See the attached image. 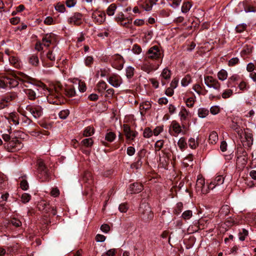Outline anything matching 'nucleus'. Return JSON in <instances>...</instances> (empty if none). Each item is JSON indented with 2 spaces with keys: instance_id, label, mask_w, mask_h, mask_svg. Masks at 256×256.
Masks as SVG:
<instances>
[{
  "instance_id": "obj_1",
  "label": "nucleus",
  "mask_w": 256,
  "mask_h": 256,
  "mask_svg": "<svg viewBox=\"0 0 256 256\" xmlns=\"http://www.w3.org/2000/svg\"><path fill=\"white\" fill-rule=\"evenodd\" d=\"M204 82L208 88H212L215 91L214 93L209 94V100H220L222 84L219 80L211 76H204Z\"/></svg>"
},
{
  "instance_id": "obj_2",
  "label": "nucleus",
  "mask_w": 256,
  "mask_h": 256,
  "mask_svg": "<svg viewBox=\"0 0 256 256\" xmlns=\"http://www.w3.org/2000/svg\"><path fill=\"white\" fill-rule=\"evenodd\" d=\"M146 58L157 62V68L162 63L164 54L158 46L150 48L146 52Z\"/></svg>"
},
{
  "instance_id": "obj_3",
  "label": "nucleus",
  "mask_w": 256,
  "mask_h": 256,
  "mask_svg": "<svg viewBox=\"0 0 256 256\" xmlns=\"http://www.w3.org/2000/svg\"><path fill=\"white\" fill-rule=\"evenodd\" d=\"M11 73L14 78L6 77L7 88H12L16 86L18 84V80L26 82L30 79V76L23 73H18V75H16L14 72H11Z\"/></svg>"
},
{
  "instance_id": "obj_4",
  "label": "nucleus",
  "mask_w": 256,
  "mask_h": 256,
  "mask_svg": "<svg viewBox=\"0 0 256 256\" xmlns=\"http://www.w3.org/2000/svg\"><path fill=\"white\" fill-rule=\"evenodd\" d=\"M26 110L29 112L34 118H39L43 114V108L42 106L36 104H31L26 106Z\"/></svg>"
},
{
  "instance_id": "obj_5",
  "label": "nucleus",
  "mask_w": 256,
  "mask_h": 256,
  "mask_svg": "<svg viewBox=\"0 0 256 256\" xmlns=\"http://www.w3.org/2000/svg\"><path fill=\"white\" fill-rule=\"evenodd\" d=\"M54 38V34H47L44 35L41 42H37L35 46V48L38 51H41L43 50V46L48 47L50 46Z\"/></svg>"
},
{
  "instance_id": "obj_6",
  "label": "nucleus",
  "mask_w": 256,
  "mask_h": 256,
  "mask_svg": "<svg viewBox=\"0 0 256 256\" xmlns=\"http://www.w3.org/2000/svg\"><path fill=\"white\" fill-rule=\"evenodd\" d=\"M140 217L146 222L152 220L154 218V214L151 208L147 204H142L140 207Z\"/></svg>"
},
{
  "instance_id": "obj_7",
  "label": "nucleus",
  "mask_w": 256,
  "mask_h": 256,
  "mask_svg": "<svg viewBox=\"0 0 256 256\" xmlns=\"http://www.w3.org/2000/svg\"><path fill=\"white\" fill-rule=\"evenodd\" d=\"M210 190V188H209V184L206 186L204 179L198 176L196 184V192L200 194H206L209 192Z\"/></svg>"
},
{
  "instance_id": "obj_8",
  "label": "nucleus",
  "mask_w": 256,
  "mask_h": 256,
  "mask_svg": "<svg viewBox=\"0 0 256 256\" xmlns=\"http://www.w3.org/2000/svg\"><path fill=\"white\" fill-rule=\"evenodd\" d=\"M17 98V95L14 92L7 94L2 97L0 100V108H4L8 106L11 102L14 101Z\"/></svg>"
},
{
  "instance_id": "obj_9",
  "label": "nucleus",
  "mask_w": 256,
  "mask_h": 256,
  "mask_svg": "<svg viewBox=\"0 0 256 256\" xmlns=\"http://www.w3.org/2000/svg\"><path fill=\"white\" fill-rule=\"evenodd\" d=\"M22 144L18 139H13L4 144L5 148L8 152H14L22 148Z\"/></svg>"
},
{
  "instance_id": "obj_10",
  "label": "nucleus",
  "mask_w": 256,
  "mask_h": 256,
  "mask_svg": "<svg viewBox=\"0 0 256 256\" xmlns=\"http://www.w3.org/2000/svg\"><path fill=\"white\" fill-rule=\"evenodd\" d=\"M248 162V155L244 149H242V154H240L238 153L237 158L236 161V167L242 170L246 165Z\"/></svg>"
},
{
  "instance_id": "obj_11",
  "label": "nucleus",
  "mask_w": 256,
  "mask_h": 256,
  "mask_svg": "<svg viewBox=\"0 0 256 256\" xmlns=\"http://www.w3.org/2000/svg\"><path fill=\"white\" fill-rule=\"evenodd\" d=\"M112 67L116 70H120L123 68L124 64V60L123 58L117 54L112 56L110 59Z\"/></svg>"
},
{
  "instance_id": "obj_12",
  "label": "nucleus",
  "mask_w": 256,
  "mask_h": 256,
  "mask_svg": "<svg viewBox=\"0 0 256 256\" xmlns=\"http://www.w3.org/2000/svg\"><path fill=\"white\" fill-rule=\"evenodd\" d=\"M182 126L176 120L172 122L170 126L169 132L171 135L176 136L182 132Z\"/></svg>"
},
{
  "instance_id": "obj_13",
  "label": "nucleus",
  "mask_w": 256,
  "mask_h": 256,
  "mask_svg": "<svg viewBox=\"0 0 256 256\" xmlns=\"http://www.w3.org/2000/svg\"><path fill=\"white\" fill-rule=\"evenodd\" d=\"M69 24L80 26L82 23V14L80 12H75L68 20Z\"/></svg>"
},
{
  "instance_id": "obj_14",
  "label": "nucleus",
  "mask_w": 256,
  "mask_h": 256,
  "mask_svg": "<svg viewBox=\"0 0 256 256\" xmlns=\"http://www.w3.org/2000/svg\"><path fill=\"white\" fill-rule=\"evenodd\" d=\"M242 142L243 146L245 148H250L253 144V136L252 134L249 132H245L244 138L242 137Z\"/></svg>"
},
{
  "instance_id": "obj_15",
  "label": "nucleus",
  "mask_w": 256,
  "mask_h": 256,
  "mask_svg": "<svg viewBox=\"0 0 256 256\" xmlns=\"http://www.w3.org/2000/svg\"><path fill=\"white\" fill-rule=\"evenodd\" d=\"M124 132L126 139L134 140V138L138 136V132L136 131L132 130L130 126L126 124L123 125Z\"/></svg>"
},
{
  "instance_id": "obj_16",
  "label": "nucleus",
  "mask_w": 256,
  "mask_h": 256,
  "mask_svg": "<svg viewBox=\"0 0 256 256\" xmlns=\"http://www.w3.org/2000/svg\"><path fill=\"white\" fill-rule=\"evenodd\" d=\"M37 164L38 166V171L40 174L44 176V180L47 179L48 176V170L46 166L44 161L41 160H38L37 162Z\"/></svg>"
},
{
  "instance_id": "obj_17",
  "label": "nucleus",
  "mask_w": 256,
  "mask_h": 256,
  "mask_svg": "<svg viewBox=\"0 0 256 256\" xmlns=\"http://www.w3.org/2000/svg\"><path fill=\"white\" fill-rule=\"evenodd\" d=\"M108 82L114 88L119 87L122 83L121 78L117 74H113L108 78Z\"/></svg>"
},
{
  "instance_id": "obj_18",
  "label": "nucleus",
  "mask_w": 256,
  "mask_h": 256,
  "mask_svg": "<svg viewBox=\"0 0 256 256\" xmlns=\"http://www.w3.org/2000/svg\"><path fill=\"white\" fill-rule=\"evenodd\" d=\"M92 18L94 22L98 24H101L106 20V14L103 12L96 10L93 12Z\"/></svg>"
},
{
  "instance_id": "obj_19",
  "label": "nucleus",
  "mask_w": 256,
  "mask_h": 256,
  "mask_svg": "<svg viewBox=\"0 0 256 256\" xmlns=\"http://www.w3.org/2000/svg\"><path fill=\"white\" fill-rule=\"evenodd\" d=\"M224 178L222 175H218L214 178L209 184V188L214 189L216 186L224 184Z\"/></svg>"
},
{
  "instance_id": "obj_20",
  "label": "nucleus",
  "mask_w": 256,
  "mask_h": 256,
  "mask_svg": "<svg viewBox=\"0 0 256 256\" xmlns=\"http://www.w3.org/2000/svg\"><path fill=\"white\" fill-rule=\"evenodd\" d=\"M38 88L34 86L32 88H25L24 92L28 98L31 100H34L37 98V92H38Z\"/></svg>"
},
{
  "instance_id": "obj_21",
  "label": "nucleus",
  "mask_w": 256,
  "mask_h": 256,
  "mask_svg": "<svg viewBox=\"0 0 256 256\" xmlns=\"http://www.w3.org/2000/svg\"><path fill=\"white\" fill-rule=\"evenodd\" d=\"M58 48L54 47L52 50L48 52L46 54V58L52 62H54L56 58H60V54H58Z\"/></svg>"
},
{
  "instance_id": "obj_22",
  "label": "nucleus",
  "mask_w": 256,
  "mask_h": 256,
  "mask_svg": "<svg viewBox=\"0 0 256 256\" xmlns=\"http://www.w3.org/2000/svg\"><path fill=\"white\" fill-rule=\"evenodd\" d=\"M143 189V186L140 183H134L130 186L128 190V192L130 194H136L140 192Z\"/></svg>"
},
{
  "instance_id": "obj_23",
  "label": "nucleus",
  "mask_w": 256,
  "mask_h": 256,
  "mask_svg": "<svg viewBox=\"0 0 256 256\" xmlns=\"http://www.w3.org/2000/svg\"><path fill=\"white\" fill-rule=\"evenodd\" d=\"M190 114V112L189 110H187L184 107L182 108L178 114V116L182 123H184V122L186 120ZM182 126L183 128H185V126L184 124H182Z\"/></svg>"
},
{
  "instance_id": "obj_24",
  "label": "nucleus",
  "mask_w": 256,
  "mask_h": 256,
  "mask_svg": "<svg viewBox=\"0 0 256 256\" xmlns=\"http://www.w3.org/2000/svg\"><path fill=\"white\" fill-rule=\"evenodd\" d=\"M158 68L157 64L154 66L146 61L141 66V69L148 74Z\"/></svg>"
},
{
  "instance_id": "obj_25",
  "label": "nucleus",
  "mask_w": 256,
  "mask_h": 256,
  "mask_svg": "<svg viewBox=\"0 0 256 256\" xmlns=\"http://www.w3.org/2000/svg\"><path fill=\"white\" fill-rule=\"evenodd\" d=\"M28 62L30 64L33 66H38L40 64V60L38 55L33 54L28 58Z\"/></svg>"
},
{
  "instance_id": "obj_26",
  "label": "nucleus",
  "mask_w": 256,
  "mask_h": 256,
  "mask_svg": "<svg viewBox=\"0 0 256 256\" xmlns=\"http://www.w3.org/2000/svg\"><path fill=\"white\" fill-rule=\"evenodd\" d=\"M150 108L151 104L148 101H146L140 104L139 108L140 114L144 116L146 111L149 110Z\"/></svg>"
},
{
  "instance_id": "obj_27",
  "label": "nucleus",
  "mask_w": 256,
  "mask_h": 256,
  "mask_svg": "<svg viewBox=\"0 0 256 256\" xmlns=\"http://www.w3.org/2000/svg\"><path fill=\"white\" fill-rule=\"evenodd\" d=\"M194 160V156L192 154H188L182 161L184 165L187 167L192 165V161Z\"/></svg>"
},
{
  "instance_id": "obj_28",
  "label": "nucleus",
  "mask_w": 256,
  "mask_h": 256,
  "mask_svg": "<svg viewBox=\"0 0 256 256\" xmlns=\"http://www.w3.org/2000/svg\"><path fill=\"white\" fill-rule=\"evenodd\" d=\"M228 76V72L224 69L220 70L217 74L218 80L222 82L226 80Z\"/></svg>"
},
{
  "instance_id": "obj_29",
  "label": "nucleus",
  "mask_w": 256,
  "mask_h": 256,
  "mask_svg": "<svg viewBox=\"0 0 256 256\" xmlns=\"http://www.w3.org/2000/svg\"><path fill=\"white\" fill-rule=\"evenodd\" d=\"M209 142L212 144H216L218 140V134L216 132H212L209 136Z\"/></svg>"
},
{
  "instance_id": "obj_30",
  "label": "nucleus",
  "mask_w": 256,
  "mask_h": 256,
  "mask_svg": "<svg viewBox=\"0 0 256 256\" xmlns=\"http://www.w3.org/2000/svg\"><path fill=\"white\" fill-rule=\"evenodd\" d=\"M178 145L181 150H184L187 147L186 139L184 137L180 138L178 140Z\"/></svg>"
},
{
  "instance_id": "obj_31",
  "label": "nucleus",
  "mask_w": 256,
  "mask_h": 256,
  "mask_svg": "<svg viewBox=\"0 0 256 256\" xmlns=\"http://www.w3.org/2000/svg\"><path fill=\"white\" fill-rule=\"evenodd\" d=\"M233 90L231 89H226L222 92L220 93V98L226 99L232 96Z\"/></svg>"
},
{
  "instance_id": "obj_32",
  "label": "nucleus",
  "mask_w": 256,
  "mask_h": 256,
  "mask_svg": "<svg viewBox=\"0 0 256 256\" xmlns=\"http://www.w3.org/2000/svg\"><path fill=\"white\" fill-rule=\"evenodd\" d=\"M114 20L118 23L122 22V21L128 20V18L126 17L122 12L118 13L114 18Z\"/></svg>"
},
{
  "instance_id": "obj_33",
  "label": "nucleus",
  "mask_w": 256,
  "mask_h": 256,
  "mask_svg": "<svg viewBox=\"0 0 256 256\" xmlns=\"http://www.w3.org/2000/svg\"><path fill=\"white\" fill-rule=\"evenodd\" d=\"M107 84L103 80L99 82L96 84V88L98 92H103L106 88Z\"/></svg>"
},
{
  "instance_id": "obj_34",
  "label": "nucleus",
  "mask_w": 256,
  "mask_h": 256,
  "mask_svg": "<svg viewBox=\"0 0 256 256\" xmlns=\"http://www.w3.org/2000/svg\"><path fill=\"white\" fill-rule=\"evenodd\" d=\"M10 63L15 68H18L20 66V64L18 58L16 56H12L9 58Z\"/></svg>"
},
{
  "instance_id": "obj_35",
  "label": "nucleus",
  "mask_w": 256,
  "mask_h": 256,
  "mask_svg": "<svg viewBox=\"0 0 256 256\" xmlns=\"http://www.w3.org/2000/svg\"><path fill=\"white\" fill-rule=\"evenodd\" d=\"M117 7L115 4H112L106 9V14L109 16H114Z\"/></svg>"
},
{
  "instance_id": "obj_36",
  "label": "nucleus",
  "mask_w": 256,
  "mask_h": 256,
  "mask_svg": "<svg viewBox=\"0 0 256 256\" xmlns=\"http://www.w3.org/2000/svg\"><path fill=\"white\" fill-rule=\"evenodd\" d=\"M209 114V110L205 108H200L198 110V116L200 118H206Z\"/></svg>"
},
{
  "instance_id": "obj_37",
  "label": "nucleus",
  "mask_w": 256,
  "mask_h": 256,
  "mask_svg": "<svg viewBox=\"0 0 256 256\" xmlns=\"http://www.w3.org/2000/svg\"><path fill=\"white\" fill-rule=\"evenodd\" d=\"M248 231L244 228H242L238 233L239 240L241 241H244L246 238L248 236Z\"/></svg>"
},
{
  "instance_id": "obj_38",
  "label": "nucleus",
  "mask_w": 256,
  "mask_h": 256,
  "mask_svg": "<svg viewBox=\"0 0 256 256\" xmlns=\"http://www.w3.org/2000/svg\"><path fill=\"white\" fill-rule=\"evenodd\" d=\"M192 81L191 76L189 74H187L182 79L181 84L183 86H186L192 82Z\"/></svg>"
},
{
  "instance_id": "obj_39",
  "label": "nucleus",
  "mask_w": 256,
  "mask_h": 256,
  "mask_svg": "<svg viewBox=\"0 0 256 256\" xmlns=\"http://www.w3.org/2000/svg\"><path fill=\"white\" fill-rule=\"evenodd\" d=\"M64 94L69 97H72L76 95V91L74 88L68 87L64 90Z\"/></svg>"
},
{
  "instance_id": "obj_40",
  "label": "nucleus",
  "mask_w": 256,
  "mask_h": 256,
  "mask_svg": "<svg viewBox=\"0 0 256 256\" xmlns=\"http://www.w3.org/2000/svg\"><path fill=\"white\" fill-rule=\"evenodd\" d=\"M160 76L165 80H168L170 78L171 76V72L170 70H169L167 68H165L163 70Z\"/></svg>"
},
{
  "instance_id": "obj_41",
  "label": "nucleus",
  "mask_w": 256,
  "mask_h": 256,
  "mask_svg": "<svg viewBox=\"0 0 256 256\" xmlns=\"http://www.w3.org/2000/svg\"><path fill=\"white\" fill-rule=\"evenodd\" d=\"M192 6V4L188 2H184L182 6V12L183 13H187Z\"/></svg>"
},
{
  "instance_id": "obj_42",
  "label": "nucleus",
  "mask_w": 256,
  "mask_h": 256,
  "mask_svg": "<svg viewBox=\"0 0 256 256\" xmlns=\"http://www.w3.org/2000/svg\"><path fill=\"white\" fill-rule=\"evenodd\" d=\"M94 129L93 127L88 126L84 131V136H90L94 134Z\"/></svg>"
},
{
  "instance_id": "obj_43",
  "label": "nucleus",
  "mask_w": 256,
  "mask_h": 256,
  "mask_svg": "<svg viewBox=\"0 0 256 256\" xmlns=\"http://www.w3.org/2000/svg\"><path fill=\"white\" fill-rule=\"evenodd\" d=\"M116 137V134L112 132H109L106 133L105 136V139L109 142H113Z\"/></svg>"
},
{
  "instance_id": "obj_44",
  "label": "nucleus",
  "mask_w": 256,
  "mask_h": 256,
  "mask_svg": "<svg viewBox=\"0 0 256 256\" xmlns=\"http://www.w3.org/2000/svg\"><path fill=\"white\" fill-rule=\"evenodd\" d=\"M82 144L86 147H91L94 144V141L92 138H87L84 139L82 142Z\"/></svg>"
},
{
  "instance_id": "obj_45",
  "label": "nucleus",
  "mask_w": 256,
  "mask_h": 256,
  "mask_svg": "<svg viewBox=\"0 0 256 256\" xmlns=\"http://www.w3.org/2000/svg\"><path fill=\"white\" fill-rule=\"evenodd\" d=\"M26 178V176H22V180H21L20 183V188L24 190H27L29 187L28 182L27 180L25 179Z\"/></svg>"
},
{
  "instance_id": "obj_46",
  "label": "nucleus",
  "mask_w": 256,
  "mask_h": 256,
  "mask_svg": "<svg viewBox=\"0 0 256 256\" xmlns=\"http://www.w3.org/2000/svg\"><path fill=\"white\" fill-rule=\"evenodd\" d=\"M134 68L129 66L126 68V76L128 78H131L134 74Z\"/></svg>"
},
{
  "instance_id": "obj_47",
  "label": "nucleus",
  "mask_w": 256,
  "mask_h": 256,
  "mask_svg": "<svg viewBox=\"0 0 256 256\" xmlns=\"http://www.w3.org/2000/svg\"><path fill=\"white\" fill-rule=\"evenodd\" d=\"M189 146L192 149H195L198 145V143L194 138H190L188 141Z\"/></svg>"
},
{
  "instance_id": "obj_48",
  "label": "nucleus",
  "mask_w": 256,
  "mask_h": 256,
  "mask_svg": "<svg viewBox=\"0 0 256 256\" xmlns=\"http://www.w3.org/2000/svg\"><path fill=\"white\" fill-rule=\"evenodd\" d=\"M153 135V132L152 130L148 128H146L143 132V136L145 138H150Z\"/></svg>"
},
{
  "instance_id": "obj_49",
  "label": "nucleus",
  "mask_w": 256,
  "mask_h": 256,
  "mask_svg": "<svg viewBox=\"0 0 256 256\" xmlns=\"http://www.w3.org/2000/svg\"><path fill=\"white\" fill-rule=\"evenodd\" d=\"M192 216V212L190 210L184 211L182 214V218L184 220H190Z\"/></svg>"
},
{
  "instance_id": "obj_50",
  "label": "nucleus",
  "mask_w": 256,
  "mask_h": 256,
  "mask_svg": "<svg viewBox=\"0 0 256 256\" xmlns=\"http://www.w3.org/2000/svg\"><path fill=\"white\" fill-rule=\"evenodd\" d=\"M70 114V111L68 110H63L58 113V116L60 118L65 120Z\"/></svg>"
},
{
  "instance_id": "obj_51",
  "label": "nucleus",
  "mask_w": 256,
  "mask_h": 256,
  "mask_svg": "<svg viewBox=\"0 0 256 256\" xmlns=\"http://www.w3.org/2000/svg\"><path fill=\"white\" fill-rule=\"evenodd\" d=\"M31 199V196L28 193H24L22 195L21 201L24 204L28 202Z\"/></svg>"
},
{
  "instance_id": "obj_52",
  "label": "nucleus",
  "mask_w": 256,
  "mask_h": 256,
  "mask_svg": "<svg viewBox=\"0 0 256 256\" xmlns=\"http://www.w3.org/2000/svg\"><path fill=\"white\" fill-rule=\"evenodd\" d=\"M164 144V140H160L156 142L154 144V147L156 151H159L163 147Z\"/></svg>"
},
{
  "instance_id": "obj_53",
  "label": "nucleus",
  "mask_w": 256,
  "mask_h": 256,
  "mask_svg": "<svg viewBox=\"0 0 256 256\" xmlns=\"http://www.w3.org/2000/svg\"><path fill=\"white\" fill-rule=\"evenodd\" d=\"M231 128L234 130L238 134H240L242 132V129L240 128V126L236 123L232 122Z\"/></svg>"
},
{
  "instance_id": "obj_54",
  "label": "nucleus",
  "mask_w": 256,
  "mask_h": 256,
  "mask_svg": "<svg viewBox=\"0 0 256 256\" xmlns=\"http://www.w3.org/2000/svg\"><path fill=\"white\" fill-rule=\"evenodd\" d=\"M111 30L109 28L104 30V31L98 34V36L100 38H104L108 36Z\"/></svg>"
},
{
  "instance_id": "obj_55",
  "label": "nucleus",
  "mask_w": 256,
  "mask_h": 256,
  "mask_svg": "<svg viewBox=\"0 0 256 256\" xmlns=\"http://www.w3.org/2000/svg\"><path fill=\"white\" fill-rule=\"evenodd\" d=\"M132 50L134 54H138L142 52V48L140 46L135 44L133 46Z\"/></svg>"
},
{
  "instance_id": "obj_56",
  "label": "nucleus",
  "mask_w": 256,
  "mask_h": 256,
  "mask_svg": "<svg viewBox=\"0 0 256 256\" xmlns=\"http://www.w3.org/2000/svg\"><path fill=\"white\" fill-rule=\"evenodd\" d=\"M94 62V58L91 56H88L84 59V64L86 66H90Z\"/></svg>"
},
{
  "instance_id": "obj_57",
  "label": "nucleus",
  "mask_w": 256,
  "mask_h": 256,
  "mask_svg": "<svg viewBox=\"0 0 256 256\" xmlns=\"http://www.w3.org/2000/svg\"><path fill=\"white\" fill-rule=\"evenodd\" d=\"M56 10L60 12H64L66 10V8L64 4L58 3L55 6Z\"/></svg>"
},
{
  "instance_id": "obj_58",
  "label": "nucleus",
  "mask_w": 256,
  "mask_h": 256,
  "mask_svg": "<svg viewBox=\"0 0 256 256\" xmlns=\"http://www.w3.org/2000/svg\"><path fill=\"white\" fill-rule=\"evenodd\" d=\"M128 208L127 204L122 203L120 204L118 210L121 212H126Z\"/></svg>"
},
{
  "instance_id": "obj_59",
  "label": "nucleus",
  "mask_w": 256,
  "mask_h": 256,
  "mask_svg": "<svg viewBox=\"0 0 256 256\" xmlns=\"http://www.w3.org/2000/svg\"><path fill=\"white\" fill-rule=\"evenodd\" d=\"M183 204L182 202H178L176 204V207L174 210V214H180L182 210Z\"/></svg>"
},
{
  "instance_id": "obj_60",
  "label": "nucleus",
  "mask_w": 256,
  "mask_h": 256,
  "mask_svg": "<svg viewBox=\"0 0 256 256\" xmlns=\"http://www.w3.org/2000/svg\"><path fill=\"white\" fill-rule=\"evenodd\" d=\"M220 112V108L218 106H212L210 108V112L212 114L215 115L218 114Z\"/></svg>"
},
{
  "instance_id": "obj_61",
  "label": "nucleus",
  "mask_w": 256,
  "mask_h": 256,
  "mask_svg": "<svg viewBox=\"0 0 256 256\" xmlns=\"http://www.w3.org/2000/svg\"><path fill=\"white\" fill-rule=\"evenodd\" d=\"M194 102L195 100L194 98H189L186 100V104L188 107L192 108L194 106Z\"/></svg>"
},
{
  "instance_id": "obj_62",
  "label": "nucleus",
  "mask_w": 256,
  "mask_h": 256,
  "mask_svg": "<svg viewBox=\"0 0 256 256\" xmlns=\"http://www.w3.org/2000/svg\"><path fill=\"white\" fill-rule=\"evenodd\" d=\"M246 28V24H242L238 25L236 28V30L238 32H244Z\"/></svg>"
},
{
  "instance_id": "obj_63",
  "label": "nucleus",
  "mask_w": 256,
  "mask_h": 256,
  "mask_svg": "<svg viewBox=\"0 0 256 256\" xmlns=\"http://www.w3.org/2000/svg\"><path fill=\"white\" fill-rule=\"evenodd\" d=\"M239 62V59L238 58H231L228 62V66H234Z\"/></svg>"
},
{
  "instance_id": "obj_64",
  "label": "nucleus",
  "mask_w": 256,
  "mask_h": 256,
  "mask_svg": "<svg viewBox=\"0 0 256 256\" xmlns=\"http://www.w3.org/2000/svg\"><path fill=\"white\" fill-rule=\"evenodd\" d=\"M163 130V128L162 126H156L152 131L153 134L155 136L159 135Z\"/></svg>"
}]
</instances>
